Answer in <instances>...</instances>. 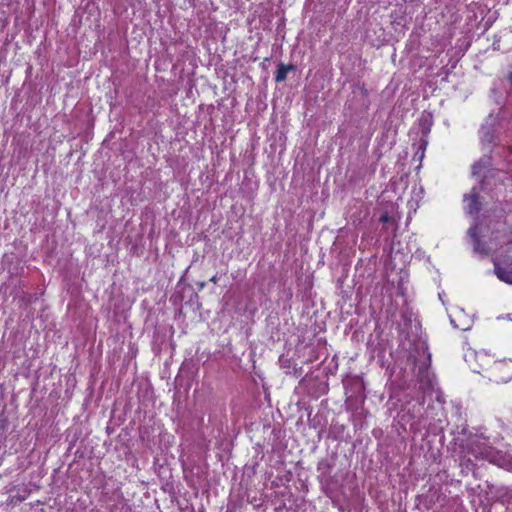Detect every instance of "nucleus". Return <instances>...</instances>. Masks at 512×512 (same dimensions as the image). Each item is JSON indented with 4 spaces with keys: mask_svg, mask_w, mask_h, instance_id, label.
<instances>
[{
    "mask_svg": "<svg viewBox=\"0 0 512 512\" xmlns=\"http://www.w3.org/2000/svg\"><path fill=\"white\" fill-rule=\"evenodd\" d=\"M279 361L282 368L290 369L293 365L292 360L288 358L281 357Z\"/></svg>",
    "mask_w": 512,
    "mask_h": 512,
    "instance_id": "nucleus-6",
    "label": "nucleus"
},
{
    "mask_svg": "<svg viewBox=\"0 0 512 512\" xmlns=\"http://www.w3.org/2000/svg\"><path fill=\"white\" fill-rule=\"evenodd\" d=\"M390 219H391V217H390L387 213H385V214H382V215L380 216V219H379V220H380V222H382V223H386V222H389V221H390Z\"/></svg>",
    "mask_w": 512,
    "mask_h": 512,
    "instance_id": "nucleus-7",
    "label": "nucleus"
},
{
    "mask_svg": "<svg viewBox=\"0 0 512 512\" xmlns=\"http://www.w3.org/2000/svg\"><path fill=\"white\" fill-rule=\"evenodd\" d=\"M479 184V186L472 187L470 192L463 196L466 213L475 218H478V214L482 210L480 192L485 188V177L480 179Z\"/></svg>",
    "mask_w": 512,
    "mask_h": 512,
    "instance_id": "nucleus-1",
    "label": "nucleus"
},
{
    "mask_svg": "<svg viewBox=\"0 0 512 512\" xmlns=\"http://www.w3.org/2000/svg\"><path fill=\"white\" fill-rule=\"evenodd\" d=\"M507 79L509 83L512 85V71L508 74Z\"/></svg>",
    "mask_w": 512,
    "mask_h": 512,
    "instance_id": "nucleus-10",
    "label": "nucleus"
},
{
    "mask_svg": "<svg viewBox=\"0 0 512 512\" xmlns=\"http://www.w3.org/2000/svg\"><path fill=\"white\" fill-rule=\"evenodd\" d=\"M301 368L297 369L296 367H293V372L287 371L288 374H293L294 376H300Z\"/></svg>",
    "mask_w": 512,
    "mask_h": 512,
    "instance_id": "nucleus-8",
    "label": "nucleus"
},
{
    "mask_svg": "<svg viewBox=\"0 0 512 512\" xmlns=\"http://www.w3.org/2000/svg\"><path fill=\"white\" fill-rule=\"evenodd\" d=\"M295 66L293 64L285 65L283 63H280L277 66V70L275 72V81L276 82H283L287 78V73L289 71L295 70Z\"/></svg>",
    "mask_w": 512,
    "mask_h": 512,
    "instance_id": "nucleus-5",
    "label": "nucleus"
},
{
    "mask_svg": "<svg viewBox=\"0 0 512 512\" xmlns=\"http://www.w3.org/2000/svg\"><path fill=\"white\" fill-rule=\"evenodd\" d=\"M492 166V159L490 156L484 155L478 161H476L472 165V175L474 177H485V181L487 180L486 172H490V168Z\"/></svg>",
    "mask_w": 512,
    "mask_h": 512,
    "instance_id": "nucleus-3",
    "label": "nucleus"
},
{
    "mask_svg": "<svg viewBox=\"0 0 512 512\" xmlns=\"http://www.w3.org/2000/svg\"><path fill=\"white\" fill-rule=\"evenodd\" d=\"M483 141L491 142L492 141V135L489 133H485L483 137Z\"/></svg>",
    "mask_w": 512,
    "mask_h": 512,
    "instance_id": "nucleus-9",
    "label": "nucleus"
},
{
    "mask_svg": "<svg viewBox=\"0 0 512 512\" xmlns=\"http://www.w3.org/2000/svg\"><path fill=\"white\" fill-rule=\"evenodd\" d=\"M468 236L471 239V244L473 246V251L480 255H488L489 250L484 242L481 241L479 236V223L476 222L473 226H471L468 230Z\"/></svg>",
    "mask_w": 512,
    "mask_h": 512,
    "instance_id": "nucleus-2",
    "label": "nucleus"
},
{
    "mask_svg": "<svg viewBox=\"0 0 512 512\" xmlns=\"http://www.w3.org/2000/svg\"><path fill=\"white\" fill-rule=\"evenodd\" d=\"M211 282L213 283H217V276H213L211 279H210Z\"/></svg>",
    "mask_w": 512,
    "mask_h": 512,
    "instance_id": "nucleus-11",
    "label": "nucleus"
},
{
    "mask_svg": "<svg viewBox=\"0 0 512 512\" xmlns=\"http://www.w3.org/2000/svg\"><path fill=\"white\" fill-rule=\"evenodd\" d=\"M494 272L496 276L503 282L512 284V267L503 266L501 263L494 261Z\"/></svg>",
    "mask_w": 512,
    "mask_h": 512,
    "instance_id": "nucleus-4",
    "label": "nucleus"
}]
</instances>
